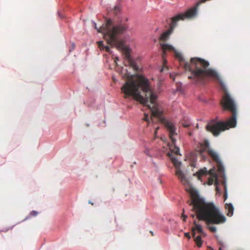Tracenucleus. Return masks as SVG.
Instances as JSON below:
<instances>
[{
	"label": "nucleus",
	"mask_w": 250,
	"mask_h": 250,
	"mask_svg": "<svg viewBox=\"0 0 250 250\" xmlns=\"http://www.w3.org/2000/svg\"><path fill=\"white\" fill-rule=\"evenodd\" d=\"M173 164L176 168V174L179 179L182 181H187V178L185 173L182 170L181 167L182 162L179 161L177 158L171 155Z\"/></svg>",
	"instance_id": "obj_7"
},
{
	"label": "nucleus",
	"mask_w": 250,
	"mask_h": 250,
	"mask_svg": "<svg viewBox=\"0 0 250 250\" xmlns=\"http://www.w3.org/2000/svg\"><path fill=\"white\" fill-rule=\"evenodd\" d=\"M143 120L146 123L147 125H149L150 124H153V120L151 118L148 113H145L144 116Z\"/></svg>",
	"instance_id": "obj_15"
},
{
	"label": "nucleus",
	"mask_w": 250,
	"mask_h": 250,
	"mask_svg": "<svg viewBox=\"0 0 250 250\" xmlns=\"http://www.w3.org/2000/svg\"><path fill=\"white\" fill-rule=\"evenodd\" d=\"M173 164L176 168V174L179 179L182 181H187V178L185 173L182 170L181 167L182 162L179 161L177 158L171 155Z\"/></svg>",
	"instance_id": "obj_8"
},
{
	"label": "nucleus",
	"mask_w": 250,
	"mask_h": 250,
	"mask_svg": "<svg viewBox=\"0 0 250 250\" xmlns=\"http://www.w3.org/2000/svg\"><path fill=\"white\" fill-rule=\"evenodd\" d=\"M206 143V147L208 148V150L209 154L211 156L215 159V160L220 165V171L222 172L224 181L223 182V184L224 185V188L225 190V195H224V201H226L228 197V190H227V177L225 173V168L224 166V164L222 161L221 160L219 154L215 151L212 150V149L209 148V142L208 140L205 141Z\"/></svg>",
	"instance_id": "obj_5"
},
{
	"label": "nucleus",
	"mask_w": 250,
	"mask_h": 250,
	"mask_svg": "<svg viewBox=\"0 0 250 250\" xmlns=\"http://www.w3.org/2000/svg\"><path fill=\"white\" fill-rule=\"evenodd\" d=\"M112 79H113L114 81H116V79H115V78L114 76H112Z\"/></svg>",
	"instance_id": "obj_38"
},
{
	"label": "nucleus",
	"mask_w": 250,
	"mask_h": 250,
	"mask_svg": "<svg viewBox=\"0 0 250 250\" xmlns=\"http://www.w3.org/2000/svg\"><path fill=\"white\" fill-rule=\"evenodd\" d=\"M191 194L193 197H196L203 203L199 204L193 199L188 201L189 206L191 207V210L193 212L191 214L193 218L196 216L200 220L206 221L210 223L223 224L226 222V217L213 202H207L204 197L200 196L198 190L193 188L191 189Z\"/></svg>",
	"instance_id": "obj_3"
},
{
	"label": "nucleus",
	"mask_w": 250,
	"mask_h": 250,
	"mask_svg": "<svg viewBox=\"0 0 250 250\" xmlns=\"http://www.w3.org/2000/svg\"><path fill=\"white\" fill-rule=\"evenodd\" d=\"M133 164H136V162H134L133 163Z\"/></svg>",
	"instance_id": "obj_46"
},
{
	"label": "nucleus",
	"mask_w": 250,
	"mask_h": 250,
	"mask_svg": "<svg viewBox=\"0 0 250 250\" xmlns=\"http://www.w3.org/2000/svg\"><path fill=\"white\" fill-rule=\"evenodd\" d=\"M39 213V212H38L37 211H36V210H32L29 214L27 216L25 219L24 220H22V221H24L25 220H28L30 218L31 216H37Z\"/></svg>",
	"instance_id": "obj_18"
},
{
	"label": "nucleus",
	"mask_w": 250,
	"mask_h": 250,
	"mask_svg": "<svg viewBox=\"0 0 250 250\" xmlns=\"http://www.w3.org/2000/svg\"><path fill=\"white\" fill-rule=\"evenodd\" d=\"M103 49H104V50L105 51L108 52L110 54H113V51L111 50V49L109 47V46H108L107 45H104L103 46Z\"/></svg>",
	"instance_id": "obj_20"
},
{
	"label": "nucleus",
	"mask_w": 250,
	"mask_h": 250,
	"mask_svg": "<svg viewBox=\"0 0 250 250\" xmlns=\"http://www.w3.org/2000/svg\"><path fill=\"white\" fill-rule=\"evenodd\" d=\"M182 125L183 127L187 128V134L189 136H192L193 135V130L190 128L191 126H193L194 124L192 123L190 119H187L185 120L183 123Z\"/></svg>",
	"instance_id": "obj_10"
},
{
	"label": "nucleus",
	"mask_w": 250,
	"mask_h": 250,
	"mask_svg": "<svg viewBox=\"0 0 250 250\" xmlns=\"http://www.w3.org/2000/svg\"><path fill=\"white\" fill-rule=\"evenodd\" d=\"M154 133H156V132H157L156 128H155V129H154Z\"/></svg>",
	"instance_id": "obj_43"
},
{
	"label": "nucleus",
	"mask_w": 250,
	"mask_h": 250,
	"mask_svg": "<svg viewBox=\"0 0 250 250\" xmlns=\"http://www.w3.org/2000/svg\"><path fill=\"white\" fill-rule=\"evenodd\" d=\"M162 118L164 120V125L169 132V135L171 143L173 145H175L176 142V139L174 138V136L177 135L175 125L164 117H162Z\"/></svg>",
	"instance_id": "obj_6"
},
{
	"label": "nucleus",
	"mask_w": 250,
	"mask_h": 250,
	"mask_svg": "<svg viewBox=\"0 0 250 250\" xmlns=\"http://www.w3.org/2000/svg\"><path fill=\"white\" fill-rule=\"evenodd\" d=\"M215 237L216 238V239L218 244L219 245V242H222V241L220 239L219 236H218L217 235H215Z\"/></svg>",
	"instance_id": "obj_33"
},
{
	"label": "nucleus",
	"mask_w": 250,
	"mask_h": 250,
	"mask_svg": "<svg viewBox=\"0 0 250 250\" xmlns=\"http://www.w3.org/2000/svg\"><path fill=\"white\" fill-rule=\"evenodd\" d=\"M14 228V226H12L11 227H10V228H8V229H6L5 230H0V231H8L9 229H13V228Z\"/></svg>",
	"instance_id": "obj_34"
},
{
	"label": "nucleus",
	"mask_w": 250,
	"mask_h": 250,
	"mask_svg": "<svg viewBox=\"0 0 250 250\" xmlns=\"http://www.w3.org/2000/svg\"><path fill=\"white\" fill-rule=\"evenodd\" d=\"M95 99L94 97H90L89 100L84 102V104H86L89 107L93 108L95 106Z\"/></svg>",
	"instance_id": "obj_17"
},
{
	"label": "nucleus",
	"mask_w": 250,
	"mask_h": 250,
	"mask_svg": "<svg viewBox=\"0 0 250 250\" xmlns=\"http://www.w3.org/2000/svg\"><path fill=\"white\" fill-rule=\"evenodd\" d=\"M105 26L107 34L111 39L114 40L116 48L129 53L131 50L130 46L120 36L128 30V26L123 24L122 20L116 23L111 18L105 19Z\"/></svg>",
	"instance_id": "obj_4"
},
{
	"label": "nucleus",
	"mask_w": 250,
	"mask_h": 250,
	"mask_svg": "<svg viewBox=\"0 0 250 250\" xmlns=\"http://www.w3.org/2000/svg\"><path fill=\"white\" fill-rule=\"evenodd\" d=\"M92 23L93 24V27L98 32H100V30L97 26V23L94 21H92Z\"/></svg>",
	"instance_id": "obj_26"
},
{
	"label": "nucleus",
	"mask_w": 250,
	"mask_h": 250,
	"mask_svg": "<svg viewBox=\"0 0 250 250\" xmlns=\"http://www.w3.org/2000/svg\"><path fill=\"white\" fill-rule=\"evenodd\" d=\"M138 60L135 59L130 55L128 56V63L129 66L133 69L135 73L132 74L126 69V74L131 78H136L139 83L136 86L135 94L140 100L144 106L146 107L152 114L156 111L151 104H153L154 101L157 98V95L153 91L148 79L141 73L142 68L138 63Z\"/></svg>",
	"instance_id": "obj_2"
},
{
	"label": "nucleus",
	"mask_w": 250,
	"mask_h": 250,
	"mask_svg": "<svg viewBox=\"0 0 250 250\" xmlns=\"http://www.w3.org/2000/svg\"><path fill=\"white\" fill-rule=\"evenodd\" d=\"M198 99L199 100V101H200L203 103H205V104H208L209 102V99L206 98L205 97L199 96L198 97Z\"/></svg>",
	"instance_id": "obj_19"
},
{
	"label": "nucleus",
	"mask_w": 250,
	"mask_h": 250,
	"mask_svg": "<svg viewBox=\"0 0 250 250\" xmlns=\"http://www.w3.org/2000/svg\"><path fill=\"white\" fill-rule=\"evenodd\" d=\"M194 226L195 229H196V230L200 233L203 236H206L207 235L206 233L203 230L202 226L200 224H198L196 221H194Z\"/></svg>",
	"instance_id": "obj_14"
},
{
	"label": "nucleus",
	"mask_w": 250,
	"mask_h": 250,
	"mask_svg": "<svg viewBox=\"0 0 250 250\" xmlns=\"http://www.w3.org/2000/svg\"><path fill=\"white\" fill-rule=\"evenodd\" d=\"M191 63L195 66V69L192 72V76L196 83L202 82L206 76L210 77L220 83L222 87L226 92V100L223 105L224 110L232 114V117H229L228 121L220 120L218 116L211 119L206 125V130L210 132L215 137L218 136L220 133L229 129L230 127H235L237 125V105L233 98L228 91L227 87L221 79L217 71L213 68H207L209 65L208 61L199 57H193L190 59Z\"/></svg>",
	"instance_id": "obj_1"
},
{
	"label": "nucleus",
	"mask_w": 250,
	"mask_h": 250,
	"mask_svg": "<svg viewBox=\"0 0 250 250\" xmlns=\"http://www.w3.org/2000/svg\"><path fill=\"white\" fill-rule=\"evenodd\" d=\"M158 180L160 181V182L162 184V181L160 177H158Z\"/></svg>",
	"instance_id": "obj_36"
},
{
	"label": "nucleus",
	"mask_w": 250,
	"mask_h": 250,
	"mask_svg": "<svg viewBox=\"0 0 250 250\" xmlns=\"http://www.w3.org/2000/svg\"><path fill=\"white\" fill-rule=\"evenodd\" d=\"M149 232L152 235H153V236L154 235V233L152 230H150Z\"/></svg>",
	"instance_id": "obj_37"
},
{
	"label": "nucleus",
	"mask_w": 250,
	"mask_h": 250,
	"mask_svg": "<svg viewBox=\"0 0 250 250\" xmlns=\"http://www.w3.org/2000/svg\"><path fill=\"white\" fill-rule=\"evenodd\" d=\"M58 15L59 18L61 19H63L64 18V16L59 11H58Z\"/></svg>",
	"instance_id": "obj_28"
},
{
	"label": "nucleus",
	"mask_w": 250,
	"mask_h": 250,
	"mask_svg": "<svg viewBox=\"0 0 250 250\" xmlns=\"http://www.w3.org/2000/svg\"><path fill=\"white\" fill-rule=\"evenodd\" d=\"M120 60V59L119 57H116L115 59V62L117 64V61H119Z\"/></svg>",
	"instance_id": "obj_35"
},
{
	"label": "nucleus",
	"mask_w": 250,
	"mask_h": 250,
	"mask_svg": "<svg viewBox=\"0 0 250 250\" xmlns=\"http://www.w3.org/2000/svg\"><path fill=\"white\" fill-rule=\"evenodd\" d=\"M215 237L216 238V239L218 244L219 245V242H222V241L220 239L219 236H218L217 235H215Z\"/></svg>",
	"instance_id": "obj_32"
},
{
	"label": "nucleus",
	"mask_w": 250,
	"mask_h": 250,
	"mask_svg": "<svg viewBox=\"0 0 250 250\" xmlns=\"http://www.w3.org/2000/svg\"><path fill=\"white\" fill-rule=\"evenodd\" d=\"M192 237L195 243L196 246L198 248H201L203 243V240L200 235H196V233L193 231L192 233Z\"/></svg>",
	"instance_id": "obj_11"
},
{
	"label": "nucleus",
	"mask_w": 250,
	"mask_h": 250,
	"mask_svg": "<svg viewBox=\"0 0 250 250\" xmlns=\"http://www.w3.org/2000/svg\"><path fill=\"white\" fill-rule=\"evenodd\" d=\"M75 46V43L74 42H73L72 43V46H71V47L69 49V52H72L74 50Z\"/></svg>",
	"instance_id": "obj_27"
},
{
	"label": "nucleus",
	"mask_w": 250,
	"mask_h": 250,
	"mask_svg": "<svg viewBox=\"0 0 250 250\" xmlns=\"http://www.w3.org/2000/svg\"><path fill=\"white\" fill-rule=\"evenodd\" d=\"M182 83L181 82H180V85H178L176 88V91L180 92L182 93L183 92V89L182 88Z\"/></svg>",
	"instance_id": "obj_24"
},
{
	"label": "nucleus",
	"mask_w": 250,
	"mask_h": 250,
	"mask_svg": "<svg viewBox=\"0 0 250 250\" xmlns=\"http://www.w3.org/2000/svg\"><path fill=\"white\" fill-rule=\"evenodd\" d=\"M100 42H101L102 44H103V41H100Z\"/></svg>",
	"instance_id": "obj_45"
},
{
	"label": "nucleus",
	"mask_w": 250,
	"mask_h": 250,
	"mask_svg": "<svg viewBox=\"0 0 250 250\" xmlns=\"http://www.w3.org/2000/svg\"><path fill=\"white\" fill-rule=\"evenodd\" d=\"M207 168L205 167L198 169V170L196 172H194L193 175L194 176L197 177L199 179H200L202 176L205 175L207 173Z\"/></svg>",
	"instance_id": "obj_13"
},
{
	"label": "nucleus",
	"mask_w": 250,
	"mask_h": 250,
	"mask_svg": "<svg viewBox=\"0 0 250 250\" xmlns=\"http://www.w3.org/2000/svg\"><path fill=\"white\" fill-rule=\"evenodd\" d=\"M128 20V18H125V21H127Z\"/></svg>",
	"instance_id": "obj_41"
},
{
	"label": "nucleus",
	"mask_w": 250,
	"mask_h": 250,
	"mask_svg": "<svg viewBox=\"0 0 250 250\" xmlns=\"http://www.w3.org/2000/svg\"><path fill=\"white\" fill-rule=\"evenodd\" d=\"M216 181H217V186L216 187V190H217V193L221 194V190L219 187V181H218V176L216 175Z\"/></svg>",
	"instance_id": "obj_22"
},
{
	"label": "nucleus",
	"mask_w": 250,
	"mask_h": 250,
	"mask_svg": "<svg viewBox=\"0 0 250 250\" xmlns=\"http://www.w3.org/2000/svg\"><path fill=\"white\" fill-rule=\"evenodd\" d=\"M177 92V91H176V89L175 90L174 92Z\"/></svg>",
	"instance_id": "obj_47"
},
{
	"label": "nucleus",
	"mask_w": 250,
	"mask_h": 250,
	"mask_svg": "<svg viewBox=\"0 0 250 250\" xmlns=\"http://www.w3.org/2000/svg\"><path fill=\"white\" fill-rule=\"evenodd\" d=\"M151 224L150 221L149 220H146L145 223V227H147L148 225H149Z\"/></svg>",
	"instance_id": "obj_29"
},
{
	"label": "nucleus",
	"mask_w": 250,
	"mask_h": 250,
	"mask_svg": "<svg viewBox=\"0 0 250 250\" xmlns=\"http://www.w3.org/2000/svg\"><path fill=\"white\" fill-rule=\"evenodd\" d=\"M173 151L176 154L178 155H181L180 148L178 146H174Z\"/></svg>",
	"instance_id": "obj_21"
},
{
	"label": "nucleus",
	"mask_w": 250,
	"mask_h": 250,
	"mask_svg": "<svg viewBox=\"0 0 250 250\" xmlns=\"http://www.w3.org/2000/svg\"><path fill=\"white\" fill-rule=\"evenodd\" d=\"M185 236L188 239H190L191 238V236L188 232L185 233Z\"/></svg>",
	"instance_id": "obj_30"
},
{
	"label": "nucleus",
	"mask_w": 250,
	"mask_h": 250,
	"mask_svg": "<svg viewBox=\"0 0 250 250\" xmlns=\"http://www.w3.org/2000/svg\"><path fill=\"white\" fill-rule=\"evenodd\" d=\"M115 8H116V9L117 10H119V7L118 6H117V5L115 6Z\"/></svg>",
	"instance_id": "obj_39"
},
{
	"label": "nucleus",
	"mask_w": 250,
	"mask_h": 250,
	"mask_svg": "<svg viewBox=\"0 0 250 250\" xmlns=\"http://www.w3.org/2000/svg\"><path fill=\"white\" fill-rule=\"evenodd\" d=\"M206 223L207 225L208 229L211 231V232L215 233L217 231V228L214 226H212L211 225H219L220 224H215V223H207L206 221H203Z\"/></svg>",
	"instance_id": "obj_16"
},
{
	"label": "nucleus",
	"mask_w": 250,
	"mask_h": 250,
	"mask_svg": "<svg viewBox=\"0 0 250 250\" xmlns=\"http://www.w3.org/2000/svg\"><path fill=\"white\" fill-rule=\"evenodd\" d=\"M225 208L227 210V215L229 217H231L234 213V207L232 203H226L225 204Z\"/></svg>",
	"instance_id": "obj_12"
},
{
	"label": "nucleus",
	"mask_w": 250,
	"mask_h": 250,
	"mask_svg": "<svg viewBox=\"0 0 250 250\" xmlns=\"http://www.w3.org/2000/svg\"><path fill=\"white\" fill-rule=\"evenodd\" d=\"M99 108H100L99 105H98V106H97V109H99Z\"/></svg>",
	"instance_id": "obj_44"
},
{
	"label": "nucleus",
	"mask_w": 250,
	"mask_h": 250,
	"mask_svg": "<svg viewBox=\"0 0 250 250\" xmlns=\"http://www.w3.org/2000/svg\"><path fill=\"white\" fill-rule=\"evenodd\" d=\"M181 218L184 221H186L188 218V215L185 214V210L184 208L183 209V213L181 215Z\"/></svg>",
	"instance_id": "obj_23"
},
{
	"label": "nucleus",
	"mask_w": 250,
	"mask_h": 250,
	"mask_svg": "<svg viewBox=\"0 0 250 250\" xmlns=\"http://www.w3.org/2000/svg\"><path fill=\"white\" fill-rule=\"evenodd\" d=\"M196 127H197V128H198V127H199V125L198 123L196 124Z\"/></svg>",
	"instance_id": "obj_42"
},
{
	"label": "nucleus",
	"mask_w": 250,
	"mask_h": 250,
	"mask_svg": "<svg viewBox=\"0 0 250 250\" xmlns=\"http://www.w3.org/2000/svg\"><path fill=\"white\" fill-rule=\"evenodd\" d=\"M88 203H89V204H92V205L93 204V203L90 200L89 201Z\"/></svg>",
	"instance_id": "obj_40"
},
{
	"label": "nucleus",
	"mask_w": 250,
	"mask_h": 250,
	"mask_svg": "<svg viewBox=\"0 0 250 250\" xmlns=\"http://www.w3.org/2000/svg\"><path fill=\"white\" fill-rule=\"evenodd\" d=\"M193 159V162L191 164V166L192 167H196V166H195V164L194 163V162L196 160V157H194Z\"/></svg>",
	"instance_id": "obj_31"
},
{
	"label": "nucleus",
	"mask_w": 250,
	"mask_h": 250,
	"mask_svg": "<svg viewBox=\"0 0 250 250\" xmlns=\"http://www.w3.org/2000/svg\"><path fill=\"white\" fill-rule=\"evenodd\" d=\"M167 225H164L162 228L163 230L167 233H169L170 232V229H173L177 226L176 222L172 219H167Z\"/></svg>",
	"instance_id": "obj_9"
},
{
	"label": "nucleus",
	"mask_w": 250,
	"mask_h": 250,
	"mask_svg": "<svg viewBox=\"0 0 250 250\" xmlns=\"http://www.w3.org/2000/svg\"><path fill=\"white\" fill-rule=\"evenodd\" d=\"M149 151H150L148 147L145 146V149L144 150V153L146 154L147 156H148L149 157H151V155L150 154Z\"/></svg>",
	"instance_id": "obj_25"
}]
</instances>
